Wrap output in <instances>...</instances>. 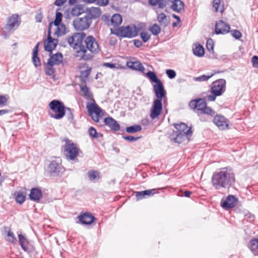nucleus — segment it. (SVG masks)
<instances>
[{
	"mask_svg": "<svg viewBox=\"0 0 258 258\" xmlns=\"http://www.w3.org/2000/svg\"><path fill=\"white\" fill-rule=\"evenodd\" d=\"M243 214H244V220H246L247 221L249 222H252L254 220V216L249 213L247 211L243 210Z\"/></svg>",
	"mask_w": 258,
	"mask_h": 258,
	"instance_id": "43",
	"label": "nucleus"
},
{
	"mask_svg": "<svg viewBox=\"0 0 258 258\" xmlns=\"http://www.w3.org/2000/svg\"><path fill=\"white\" fill-rule=\"evenodd\" d=\"M142 130V127L140 125H134L127 127L126 131L129 133H135Z\"/></svg>",
	"mask_w": 258,
	"mask_h": 258,
	"instance_id": "41",
	"label": "nucleus"
},
{
	"mask_svg": "<svg viewBox=\"0 0 258 258\" xmlns=\"http://www.w3.org/2000/svg\"><path fill=\"white\" fill-rule=\"evenodd\" d=\"M221 5V1L220 0H214L213 2V7L215 9V11L217 12L220 11L221 12H222V10H219V8Z\"/></svg>",
	"mask_w": 258,
	"mask_h": 258,
	"instance_id": "49",
	"label": "nucleus"
},
{
	"mask_svg": "<svg viewBox=\"0 0 258 258\" xmlns=\"http://www.w3.org/2000/svg\"><path fill=\"white\" fill-rule=\"evenodd\" d=\"M43 17V16L41 11L40 10H39L38 12H37V13L35 17V21L37 23L41 22Z\"/></svg>",
	"mask_w": 258,
	"mask_h": 258,
	"instance_id": "51",
	"label": "nucleus"
},
{
	"mask_svg": "<svg viewBox=\"0 0 258 258\" xmlns=\"http://www.w3.org/2000/svg\"><path fill=\"white\" fill-rule=\"evenodd\" d=\"M32 61L35 67H38L41 65L40 60L38 57V54L33 55Z\"/></svg>",
	"mask_w": 258,
	"mask_h": 258,
	"instance_id": "50",
	"label": "nucleus"
},
{
	"mask_svg": "<svg viewBox=\"0 0 258 258\" xmlns=\"http://www.w3.org/2000/svg\"><path fill=\"white\" fill-rule=\"evenodd\" d=\"M19 16L18 15L14 14L8 18L7 26L10 30L13 29L15 26L18 27L20 23L18 21Z\"/></svg>",
	"mask_w": 258,
	"mask_h": 258,
	"instance_id": "24",
	"label": "nucleus"
},
{
	"mask_svg": "<svg viewBox=\"0 0 258 258\" xmlns=\"http://www.w3.org/2000/svg\"><path fill=\"white\" fill-rule=\"evenodd\" d=\"M157 19L160 24L164 27H166L170 22L169 18L167 17L163 13L158 14Z\"/></svg>",
	"mask_w": 258,
	"mask_h": 258,
	"instance_id": "31",
	"label": "nucleus"
},
{
	"mask_svg": "<svg viewBox=\"0 0 258 258\" xmlns=\"http://www.w3.org/2000/svg\"><path fill=\"white\" fill-rule=\"evenodd\" d=\"M103 66L106 68H109L111 69H114L116 68L115 64L110 62H104L103 64Z\"/></svg>",
	"mask_w": 258,
	"mask_h": 258,
	"instance_id": "61",
	"label": "nucleus"
},
{
	"mask_svg": "<svg viewBox=\"0 0 258 258\" xmlns=\"http://www.w3.org/2000/svg\"><path fill=\"white\" fill-rule=\"evenodd\" d=\"M238 202V199L235 196L228 195L224 201H222L221 206L225 209H229L235 207Z\"/></svg>",
	"mask_w": 258,
	"mask_h": 258,
	"instance_id": "15",
	"label": "nucleus"
},
{
	"mask_svg": "<svg viewBox=\"0 0 258 258\" xmlns=\"http://www.w3.org/2000/svg\"><path fill=\"white\" fill-rule=\"evenodd\" d=\"M230 29V25L223 20H219L216 23L215 33L217 34H225L229 32Z\"/></svg>",
	"mask_w": 258,
	"mask_h": 258,
	"instance_id": "16",
	"label": "nucleus"
},
{
	"mask_svg": "<svg viewBox=\"0 0 258 258\" xmlns=\"http://www.w3.org/2000/svg\"><path fill=\"white\" fill-rule=\"evenodd\" d=\"M235 181L234 175L231 168L225 167L214 173L212 178L213 186L217 189L228 188Z\"/></svg>",
	"mask_w": 258,
	"mask_h": 258,
	"instance_id": "3",
	"label": "nucleus"
},
{
	"mask_svg": "<svg viewBox=\"0 0 258 258\" xmlns=\"http://www.w3.org/2000/svg\"><path fill=\"white\" fill-rule=\"evenodd\" d=\"M62 60V55L61 53L58 52L52 55L48 59V61H50L53 66L59 65Z\"/></svg>",
	"mask_w": 258,
	"mask_h": 258,
	"instance_id": "29",
	"label": "nucleus"
},
{
	"mask_svg": "<svg viewBox=\"0 0 258 258\" xmlns=\"http://www.w3.org/2000/svg\"><path fill=\"white\" fill-rule=\"evenodd\" d=\"M53 65L51 63L50 61H48L45 64L44 71L46 75L48 76H52L54 73L55 70L53 68Z\"/></svg>",
	"mask_w": 258,
	"mask_h": 258,
	"instance_id": "35",
	"label": "nucleus"
},
{
	"mask_svg": "<svg viewBox=\"0 0 258 258\" xmlns=\"http://www.w3.org/2000/svg\"><path fill=\"white\" fill-rule=\"evenodd\" d=\"M49 115L56 119L62 118L66 114V107L63 103L57 100H53L49 104Z\"/></svg>",
	"mask_w": 258,
	"mask_h": 258,
	"instance_id": "6",
	"label": "nucleus"
},
{
	"mask_svg": "<svg viewBox=\"0 0 258 258\" xmlns=\"http://www.w3.org/2000/svg\"><path fill=\"white\" fill-rule=\"evenodd\" d=\"M96 4L99 6H105L108 4V0H96Z\"/></svg>",
	"mask_w": 258,
	"mask_h": 258,
	"instance_id": "59",
	"label": "nucleus"
},
{
	"mask_svg": "<svg viewBox=\"0 0 258 258\" xmlns=\"http://www.w3.org/2000/svg\"><path fill=\"white\" fill-rule=\"evenodd\" d=\"M123 138L126 141L132 142H135V141L138 140L140 138V137H134L133 136H123Z\"/></svg>",
	"mask_w": 258,
	"mask_h": 258,
	"instance_id": "58",
	"label": "nucleus"
},
{
	"mask_svg": "<svg viewBox=\"0 0 258 258\" xmlns=\"http://www.w3.org/2000/svg\"><path fill=\"white\" fill-rule=\"evenodd\" d=\"M251 62L253 68L258 69V56L257 55H254L252 57Z\"/></svg>",
	"mask_w": 258,
	"mask_h": 258,
	"instance_id": "56",
	"label": "nucleus"
},
{
	"mask_svg": "<svg viewBox=\"0 0 258 258\" xmlns=\"http://www.w3.org/2000/svg\"><path fill=\"white\" fill-rule=\"evenodd\" d=\"M58 43V40L52 38L50 36V30L48 31L47 39L44 41V49L45 51L51 52L52 51L56 48Z\"/></svg>",
	"mask_w": 258,
	"mask_h": 258,
	"instance_id": "18",
	"label": "nucleus"
},
{
	"mask_svg": "<svg viewBox=\"0 0 258 258\" xmlns=\"http://www.w3.org/2000/svg\"><path fill=\"white\" fill-rule=\"evenodd\" d=\"M156 189H151L148 190H144V194L145 198L151 197L154 195L156 193Z\"/></svg>",
	"mask_w": 258,
	"mask_h": 258,
	"instance_id": "52",
	"label": "nucleus"
},
{
	"mask_svg": "<svg viewBox=\"0 0 258 258\" xmlns=\"http://www.w3.org/2000/svg\"><path fill=\"white\" fill-rule=\"evenodd\" d=\"M149 4L153 6H158L159 8L163 9L165 7L169 2H171V9L177 13H180L183 10L184 3L180 0H149Z\"/></svg>",
	"mask_w": 258,
	"mask_h": 258,
	"instance_id": "5",
	"label": "nucleus"
},
{
	"mask_svg": "<svg viewBox=\"0 0 258 258\" xmlns=\"http://www.w3.org/2000/svg\"><path fill=\"white\" fill-rule=\"evenodd\" d=\"M104 122L105 125L113 131H118L120 130V125L114 119L111 117L105 118L104 119Z\"/></svg>",
	"mask_w": 258,
	"mask_h": 258,
	"instance_id": "22",
	"label": "nucleus"
},
{
	"mask_svg": "<svg viewBox=\"0 0 258 258\" xmlns=\"http://www.w3.org/2000/svg\"><path fill=\"white\" fill-rule=\"evenodd\" d=\"M142 44H143L142 42L141 41H140V40H137V39L134 40V45L136 47H139L141 46H142Z\"/></svg>",
	"mask_w": 258,
	"mask_h": 258,
	"instance_id": "64",
	"label": "nucleus"
},
{
	"mask_svg": "<svg viewBox=\"0 0 258 258\" xmlns=\"http://www.w3.org/2000/svg\"><path fill=\"white\" fill-rule=\"evenodd\" d=\"M214 123L221 130L228 128V120L224 116L220 115H216L213 119Z\"/></svg>",
	"mask_w": 258,
	"mask_h": 258,
	"instance_id": "17",
	"label": "nucleus"
},
{
	"mask_svg": "<svg viewBox=\"0 0 258 258\" xmlns=\"http://www.w3.org/2000/svg\"><path fill=\"white\" fill-rule=\"evenodd\" d=\"M80 89L82 93V96L87 100H91L92 102L88 103L86 108L89 116L95 122H98L100 118L103 115L102 109L95 103L92 98L93 94L90 88L87 86L85 80L83 83L79 85Z\"/></svg>",
	"mask_w": 258,
	"mask_h": 258,
	"instance_id": "2",
	"label": "nucleus"
},
{
	"mask_svg": "<svg viewBox=\"0 0 258 258\" xmlns=\"http://www.w3.org/2000/svg\"><path fill=\"white\" fill-rule=\"evenodd\" d=\"M213 75L214 74H211L210 75H203L199 77H194L193 79L194 81L198 82L206 81L208 80L210 78H211Z\"/></svg>",
	"mask_w": 258,
	"mask_h": 258,
	"instance_id": "44",
	"label": "nucleus"
},
{
	"mask_svg": "<svg viewBox=\"0 0 258 258\" xmlns=\"http://www.w3.org/2000/svg\"><path fill=\"white\" fill-rule=\"evenodd\" d=\"M231 35L235 39H239L241 36V33L240 31L236 30H231L230 31Z\"/></svg>",
	"mask_w": 258,
	"mask_h": 258,
	"instance_id": "53",
	"label": "nucleus"
},
{
	"mask_svg": "<svg viewBox=\"0 0 258 258\" xmlns=\"http://www.w3.org/2000/svg\"><path fill=\"white\" fill-rule=\"evenodd\" d=\"M122 22V18L120 14H114L110 19V24L107 23L108 25H111V26L115 27L119 26Z\"/></svg>",
	"mask_w": 258,
	"mask_h": 258,
	"instance_id": "30",
	"label": "nucleus"
},
{
	"mask_svg": "<svg viewBox=\"0 0 258 258\" xmlns=\"http://www.w3.org/2000/svg\"><path fill=\"white\" fill-rule=\"evenodd\" d=\"M65 144L63 145V153L67 160H74L77 157L79 153V149L76 144L73 143L68 138L63 140Z\"/></svg>",
	"mask_w": 258,
	"mask_h": 258,
	"instance_id": "7",
	"label": "nucleus"
},
{
	"mask_svg": "<svg viewBox=\"0 0 258 258\" xmlns=\"http://www.w3.org/2000/svg\"><path fill=\"white\" fill-rule=\"evenodd\" d=\"M189 105L191 107H194L195 111L202 121L205 120L202 119L203 115L206 114L208 116H213L215 114V112L213 109L207 106L206 102L204 99L192 100L189 102Z\"/></svg>",
	"mask_w": 258,
	"mask_h": 258,
	"instance_id": "4",
	"label": "nucleus"
},
{
	"mask_svg": "<svg viewBox=\"0 0 258 258\" xmlns=\"http://www.w3.org/2000/svg\"><path fill=\"white\" fill-rule=\"evenodd\" d=\"M126 64L129 68H131L132 70L139 71L141 72H143L145 70L144 67L143 66L142 64L139 61H128L127 62Z\"/></svg>",
	"mask_w": 258,
	"mask_h": 258,
	"instance_id": "28",
	"label": "nucleus"
},
{
	"mask_svg": "<svg viewBox=\"0 0 258 258\" xmlns=\"http://www.w3.org/2000/svg\"><path fill=\"white\" fill-rule=\"evenodd\" d=\"M100 50L99 45L96 39L92 36L85 37L83 46L76 50L75 56L80 59L84 60H91L93 57V54L98 53Z\"/></svg>",
	"mask_w": 258,
	"mask_h": 258,
	"instance_id": "1",
	"label": "nucleus"
},
{
	"mask_svg": "<svg viewBox=\"0 0 258 258\" xmlns=\"http://www.w3.org/2000/svg\"><path fill=\"white\" fill-rule=\"evenodd\" d=\"M247 247L254 255H258V238H252L247 244Z\"/></svg>",
	"mask_w": 258,
	"mask_h": 258,
	"instance_id": "25",
	"label": "nucleus"
},
{
	"mask_svg": "<svg viewBox=\"0 0 258 258\" xmlns=\"http://www.w3.org/2000/svg\"><path fill=\"white\" fill-rule=\"evenodd\" d=\"M88 175L89 179L93 182H95L100 178L99 172L95 170H89L88 172Z\"/></svg>",
	"mask_w": 258,
	"mask_h": 258,
	"instance_id": "33",
	"label": "nucleus"
},
{
	"mask_svg": "<svg viewBox=\"0 0 258 258\" xmlns=\"http://www.w3.org/2000/svg\"><path fill=\"white\" fill-rule=\"evenodd\" d=\"M84 12L83 8L81 5H77L74 7L71 11V14L72 16H78Z\"/></svg>",
	"mask_w": 258,
	"mask_h": 258,
	"instance_id": "36",
	"label": "nucleus"
},
{
	"mask_svg": "<svg viewBox=\"0 0 258 258\" xmlns=\"http://www.w3.org/2000/svg\"><path fill=\"white\" fill-rule=\"evenodd\" d=\"M47 172L52 176H57L64 170L60 164V160L59 158L50 162L47 169Z\"/></svg>",
	"mask_w": 258,
	"mask_h": 258,
	"instance_id": "10",
	"label": "nucleus"
},
{
	"mask_svg": "<svg viewBox=\"0 0 258 258\" xmlns=\"http://www.w3.org/2000/svg\"><path fill=\"white\" fill-rule=\"evenodd\" d=\"M146 76L152 82L155 83H158L161 81L158 79L155 73L152 71H149L146 73Z\"/></svg>",
	"mask_w": 258,
	"mask_h": 258,
	"instance_id": "38",
	"label": "nucleus"
},
{
	"mask_svg": "<svg viewBox=\"0 0 258 258\" xmlns=\"http://www.w3.org/2000/svg\"><path fill=\"white\" fill-rule=\"evenodd\" d=\"M162 110V100L155 99L153 103L150 111V117L154 119L157 118L160 114Z\"/></svg>",
	"mask_w": 258,
	"mask_h": 258,
	"instance_id": "14",
	"label": "nucleus"
},
{
	"mask_svg": "<svg viewBox=\"0 0 258 258\" xmlns=\"http://www.w3.org/2000/svg\"><path fill=\"white\" fill-rule=\"evenodd\" d=\"M18 237L20 245H21L22 248L25 251L29 252V248L27 246L28 242L26 237L24 235H23L21 232H18Z\"/></svg>",
	"mask_w": 258,
	"mask_h": 258,
	"instance_id": "27",
	"label": "nucleus"
},
{
	"mask_svg": "<svg viewBox=\"0 0 258 258\" xmlns=\"http://www.w3.org/2000/svg\"><path fill=\"white\" fill-rule=\"evenodd\" d=\"M67 0H56L54 2V5L57 6H60L62 5Z\"/></svg>",
	"mask_w": 258,
	"mask_h": 258,
	"instance_id": "63",
	"label": "nucleus"
},
{
	"mask_svg": "<svg viewBox=\"0 0 258 258\" xmlns=\"http://www.w3.org/2000/svg\"><path fill=\"white\" fill-rule=\"evenodd\" d=\"M42 194L41 189L38 188H33L31 189L29 195L31 200L38 201L42 197Z\"/></svg>",
	"mask_w": 258,
	"mask_h": 258,
	"instance_id": "26",
	"label": "nucleus"
},
{
	"mask_svg": "<svg viewBox=\"0 0 258 258\" xmlns=\"http://www.w3.org/2000/svg\"><path fill=\"white\" fill-rule=\"evenodd\" d=\"M214 42L212 39L209 38L207 40V43H206V47L207 49L209 51H213L214 50Z\"/></svg>",
	"mask_w": 258,
	"mask_h": 258,
	"instance_id": "47",
	"label": "nucleus"
},
{
	"mask_svg": "<svg viewBox=\"0 0 258 258\" xmlns=\"http://www.w3.org/2000/svg\"><path fill=\"white\" fill-rule=\"evenodd\" d=\"M8 101V98L6 95H0V107L6 105Z\"/></svg>",
	"mask_w": 258,
	"mask_h": 258,
	"instance_id": "54",
	"label": "nucleus"
},
{
	"mask_svg": "<svg viewBox=\"0 0 258 258\" xmlns=\"http://www.w3.org/2000/svg\"><path fill=\"white\" fill-rule=\"evenodd\" d=\"M91 73V68L87 67L85 70H82L80 72L81 77L85 79L87 78Z\"/></svg>",
	"mask_w": 258,
	"mask_h": 258,
	"instance_id": "45",
	"label": "nucleus"
},
{
	"mask_svg": "<svg viewBox=\"0 0 258 258\" xmlns=\"http://www.w3.org/2000/svg\"><path fill=\"white\" fill-rule=\"evenodd\" d=\"M62 17V14L60 12L57 11L55 15V19L53 22L54 25H57L58 24H59V23H61Z\"/></svg>",
	"mask_w": 258,
	"mask_h": 258,
	"instance_id": "46",
	"label": "nucleus"
},
{
	"mask_svg": "<svg viewBox=\"0 0 258 258\" xmlns=\"http://www.w3.org/2000/svg\"><path fill=\"white\" fill-rule=\"evenodd\" d=\"M154 91L155 95L157 97L156 99H159L162 100V99L166 94V91L164 89L163 84L162 82H159L153 86Z\"/></svg>",
	"mask_w": 258,
	"mask_h": 258,
	"instance_id": "19",
	"label": "nucleus"
},
{
	"mask_svg": "<svg viewBox=\"0 0 258 258\" xmlns=\"http://www.w3.org/2000/svg\"><path fill=\"white\" fill-rule=\"evenodd\" d=\"M55 26H56V29L54 33L55 35L59 37L66 34V28L64 24L59 23V24Z\"/></svg>",
	"mask_w": 258,
	"mask_h": 258,
	"instance_id": "34",
	"label": "nucleus"
},
{
	"mask_svg": "<svg viewBox=\"0 0 258 258\" xmlns=\"http://www.w3.org/2000/svg\"><path fill=\"white\" fill-rule=\"evenodd\" d=\"M79 221L85 225H90L92 224L94 220L95 219V217L93 216L90 213H85L83 214L80 215L78 217Z\"/></svg>",
	"mask_w": 258,
	"mask_h": 258,
	"instance_id": "21",
	"label": "nucleus"
},
{
	"mask_svg": "<svg viewBox=\"0 0 258 258\" xmlns=\"http://www.w3.org/2000/svg\"><path fill=\"white\" fill-rule=\"evenodd\" d=\"M4 229L6 233V236H5L6 240L12 244H16L17 238L11 228L9 227L5 226Z\"/></svg>",
	"mask_w": 258,
	"mask_h": 258,
	"instance_id": "23",
	"label": "nucleus"
},
{
	"mask_svg": "<svg viewBox=\"0 0 258 258\" xmlns=\"http://www.w3.org/2000/svg\"><path fill=\"white\" fill-rule=\"evenodd\" d=\"M92 21L86 14L84 16L76 19L73 22L74 26L77 30L83 31L87 29Z\"/></svg>",
	"mask_w": 258,
	"mask_h": 258,
	"instance_id": "9",
	"label": "nucleus"
},
{
	"mask_svg": "<svg viewBox=\"0 0 258 258\" xmlns=\"http://www.w3.org/2000/svg\"><path fill=\"white\" fill-rule=\"evenodd\" d=\"M149 30L154 35H158L161 32V28L157 24H153Z\"/></svg>",
	"mask_w": 258,
	"mask_h": 258,
	"instance_id": "40",
	"label": "nucleus"
},
{
	"mask_svg": "<svg viewBox=\"0 0 258 258\" xmlns=\"http://www.w3.org/2000/svg\"><path fill=\"white\" fill-rule=\"evenodd\" d=\"M193 53L195 55L201 57L204 55L205 50L202 45H198L193 48Z\"/></svg>",
	"mask_w": 258,
	"mask_h": 258,
	"instance_id": "37",
	"label": "nucleus"
},
{
	"mask_svg": "<svg viewBox=\"0 0 258 258\" xmlns=\"http://www.w3.org/2000/svg\"><path fill=\"white\" fill-rule=\"evenodd\" d=\"M166 73L168 77L171 79L174 78L176 76V73L173 70H167Z\"/></svg>",
	"mask_w": 258,
	"mask_h": 258,
	"instance_id": "57",
	"label": "nucleus"
},
{
	"mask_svg": "<svg viewBox=\"0 0 258 258\" xmlns=\"http://www.w3.org/2000/svg\"><path fill=\"white\" fill-rule=\"evenodd\" d=\"M88 133L90 137L94 138L97 139L100 137H102V135L101 134L98 133L96 131V130L93 127H90L88 129Z\"/></svg>",
	"mask_w": 258,
	"mask_h": 258,
	"instance_id": "42",
	"label": "nucleus"
},
{
	"mask_svg": "<svg viewBox=\"0 0 258 258\" xmlns=\"http://www.w3.org/2000/svg\"><path fill=\"white\" fill-rule=\"evenodd\" d=\"M140 36L144 42H147L150 38V35L146 31L142 32Z\"/></svg>",
	"mask_w": 258,
	"mask_h": 258,
	"instance_id": "48",
	"label": "nucleus"
},
{
	"mask_svg": "<svg viewBox=\"0 0 258 258\" xmlns=\"http://www.w3.org/2000/svg\"><path fill=\"white\" fill-rule=\"evenodd\" d=\"M218 96L215 94H212L211 95H208L207 96V99L208 100L210 101H214L215 100L216 97Z\"/></svg>",
	"mask_w": 258,
	"mask_h": 258,
	"instance_id": "62",
	"label": "nucleus"
},
{
	"mask_svg": "<svg viewBox=\"0 0 258 258\" xmlns=\"http://www.w3.org/2000/svg\"><path fill=\"white\" fill-rule=\"evenodd\" d=\"M66 109L68 111L67 113L68 119L71 121L73 120L74 116L71 109L69 107H67L66 108Z\"/></svg>",
	"mask_w": 258,
	"mask_h": 258,
	"instance_id": "60",
	"label": "nucleus"
},
{
	"mask_svg": "<svg viewBox=\"0 0 258 258\" xmlns=\"http://www.w3.org/2000/svg\"><path fill=\"white\" fill-rule=\"evenodd\" d=\"M119 32L121 36L132 38L138 35V31L135 25L121 27L119 28Z\"/></svg>",
	"mask_w": 258,
	"mask_h": 258,
	"instance_id": "12",
	"label": "nucleus"
},
{
	"mask_svg": "<svg viewBox=\"0 0 258 258\" xmlns=\"http://www.w3.org/2000/svg\"><path fill=\"white\" fill-rule=\"evenodd\" d=\"M15 200L17 203L22 204L26 199V193L22 191H15L14 193Z\"/></svg>",
	"mask_w": 258,
	"mask_h": 258,
	"instance_id": "32",
	"label": "nucleus"
},
{
	"mask_svg": "<svg viewBox=\"0 0 258 258\" xmlns=\"http://www.w3.org/2000/svg\"><path fill=\"white\" fill-rule=\"evenodd\" d=\"M85 36L84 32L74 33L71 36H67L66 40L71 47L78 50L80 49L81 46H83Z\"/></svg>",
	"mask_w": 258,
	"mask_h": 258,
	"instance_id": "8",
	"label": "nucleus"
},
{
	"mask_svg": "<svg viewBox=\"0 0 258 258\" xmlns=\"http://www.w3.org/2000/svg\"><path fill=\"white\" fill-rule=\"evenodd\" d=\"M226 90V81L219 79L214 81L212 85L211 93L218 96L222 95Z\"/></svg>",
	"mask_w": 258,
	"mask_h": 258,
	"instance_id": "11",
	"label": "nucleus"
},
{
	"mask_svg": "<svg viewBox=\"0 0 258 258\" xmlns=\"http://www.w3.org/2000/svg\"><path fill=\"white\" fill-rule=\"evenodd\" d=\"M192 134L191 128H189L185 133H180L179 132L173 131L170 135V139L175 143H180L185 141L188 136H190Z\"/></svg>",
	"mask_w": 258,
	"mask_h": 258,
	"instance_id": "13",
	"label": "nucleus"
},
{
	"mask_svg": "<svg viewBox=\"0 0 258 258\" xmlns=\"http://www.w3.org/2000/svg\"><path fill=\"white\" fill-rule=\"evenodd\" d=\"M135 196L137 201H139L144 198H145V195L144 194V191H136Z\"/></svg>",
	"mask_w": 258,
	"mask_h": 258,
	"instance_id": "55",
	"label": "nucleus"
},
{
	"mask_svg": "<svg viewBox=\"0 0 258 258\" xmlns=\"http://www.w3.org/2000/svg\"><path fill=\"white\" fill-rule=\"evenodd\" d=\"M174 126L177 130L176 132H179L180 133H186V131L189 129L188 126L184 123L175 124Z\"/></svg>",
	"mask_w": 258,
	"mask_h": 258,
	"instance_id": "39",
	"label": "nucleus"
},
{
	"mask_svg": "<svg viewBox=\"0 0 258 258\" xmlns=\"http://www.w3.org/2000/svg\"><path fill=\"white\" fill-rule=\"evenodd\" d=\"M85 14L91 19L92 21V19H96L100 17L101 11L99 8L91 7L87 9Z\"/></svg>",
	"mask_w": 258,
	"mask_h": 258,
	"instance_id": "20",
	"label": "nucleus"
}]
</instances>
